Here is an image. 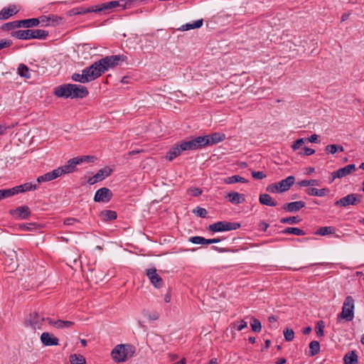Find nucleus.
<instances>
[{
    "label": "nucleus",
    "instance_id": "obj_2",
    "mask_svg": "<svg viewBox=\"0 0 364 364\" xmlns=\"http://www.w3.org/2000/svg\"><path fill=\"white\" fill-rule=\"evenodd\" d=\"M136 352V348L131 344H118L111 352V356L115 363L125 362L132 358Z\"/></svg>",
    "mask_w": 364,
    "mask_h": 364
},
{
    "label": "nucleus",
    "instance_id": "obj_62",
    "mask_svg": "<svg viewBox=\"0 0 364 364\" xmlns=\"http://www.w3.org/2000/svg\"><path fill=\"white\" fill-rule=\"evenodd\" d=\"M171 294L170 291H168L164 296V301L166 303H169L171 301Z\"/></svg>",
    "mask_w": 364,
    "mask_h": 364
},
{
    "label": "nucleus",
    "instance_id": "obj_25",
    "mask_svg": "<svg viewBox=\"0 0 364 364\" xmlns=\"http://www.w3.org/2000/svg\"><path fill=\"white\" fill-rule=\"evenodd\" d=\"M183 151H184L183 149H181V142H178L170 149L166 154V158L168 161H172L173 159L178 156Z\"/></svg>",
    "mask_w": 364,
    "mask_h": 364
},
{
    "label": "nucleus",
    "instance_id": "obj_23",
    "mask_svg": "<svg viewBox=\"0 0 364 364\" xmlns=\"http://www.w3.org/2000/svg\"><path fill=\"white\" fill-rule=\"evenodd\" d=\"M61 175L60 174L59 169L56 168L50 172H48L42 176H38L37 178V181L38 183L50 181L53 179L57 178L58 177H59Z\"/></svg>",
    "mask_w": 364,
    "mask_h": 364
},
{
    "label": "nucleus",
    "instance_id": "obj_53",
    "mask_svg": "<svg viewBox=\"0 0 364 364\" xmlns=\"http://www.w3.org/2000/svg\"><path fill=\"white\" fill-rule=\"evenodd\" d=\"M12 45V41L9 39L0 40V50L5 48L10 47Z\"/></svg>",
    "mask_w": 364,
    "mask_h": 364
},
{
    "label": "nucleus",
    "instance_id": "obj_33",
    "mask_svg": "<svg viewBox=\"0 0 364 364\" xmlns=\"http://www.w3.org/2000/svg\"><path fill=\"white\" fill-rule=\"evenodd\" d=\"M38 19L40 20V23H42L43 25L45 26H49L50 25V22L52 21L53 23H58L59 21L61 20L60 18H58L56 16H41Z\"/></svg>",
    "mask_w": 364,
    "mask_h": 364
},
{
    "label": "nucleus",
    "instance_id": "obj_64",
    "mask_svg": "<svg viewBox=\"0 0 364 364\" xmlns=\"http://www.w3.org/2000/svg\"><path fill=\"white\" fill-rule=\"evenodd\" d=\"M259 227L262 230L266 231L267 228L269 227V225L264 222H261L259 224Z\"/></svg>",
    "mask_w": 364,
    "mask_h": 364
},
{
    "label": "nucleus",
    "instance_id": "obj_28",
    "mask_svg": "<svg viewBox=\"0 0 364 364\" xmlns=\"http://www.w3.org/2000/svg\"><path fill=\"white\" fill-rule=\"evenodd\" d=\"M203 18L198 19V20L194 21L192 23H186L184 25H182L178 28V30L179 31H189V30H191V29L199 28H200L203 26Z\"/></svg>",
    "mask_w": 364,
    "mask_h": 364
},
{
    "label": "nucleus",
    "instance_id": "obj_38",
    "mask_svg": "<svg viewBox=\"0 0 364 364\" xmlns=\"http://www.w3.org/2000/svg\"><path fill=\"white\" fill-rule=\"evenodd\" d=\"M224 182L227 184H232L235 183H246L247 180L238 175H235L225 178Z\"/></svg>",
    "mask_w": 364,
    "mask_h": 364
},
{
    "label": "nucleus",
    "instance_id": "obj_61",
    "mask_svg": "<svg viewBox=\"0 0 364 364\" xmlns=\"http://www.w3.org/2000/svg\"><path fill=\"white\" fill-rule=\"evenodd\" d=\"M318 138V136L317 134H313L308 139L310 142L314 143L317 141Z\"/></svg>",
    "mask_w": 364,
    "mask_h": 364
},
{
    "label": "nucleus",
    "instance_id": "obj_19",
    "mask_svg": "<svg viewBox=\"0 0 364 364\" xmlns=\"http://www.w3.org/2000/svg\"><path fill=\"white\" fill-rule=\"evenodd\" d=\"M11 214L21 219H26L31 215L30 208L27 205L18 207L10 211Z\"/></svg>",
    "mask_w": 364,
    "mask_h": 364
},
{
    "label": "nucleus",
    "instance_id": "obj_45",
    "mask_svg": "<svg viewBox=\"0 0 364 364\" xmlns=\"http://www.w3.org/2000/svg\"><path fill=\"white\" fill-rule=\"evenodd\" d=\"M301 219L298 216H291L288 218H283L280 220L282 223L284 224H297L300 223Z\"/></svg>",
    "mask_w": 364,
    "mask_h": 364
},
{
    "label": "nucleus",
    "instance_id": "obj_16",
    "mask_svg": "<svg viewBox=\"0 0 364 364\" xmlns=\"http://www.w3.org/2000/svg\"><path fill=\"white\" fill-rule=\"evenodd\" d=\"M225 138V136L224 134H220L218 132L202 136V139H203L204 147L207 146H212L218 142H220L223 141Z\"/></svg>",
    "mask_w": 364,
    "mask_h": 364
},
{
    "label": "nucleus",
    "instance_id": "obj_49",
    "mask_svg": "<svg viewBox=\"0 0 364 364\" xmlns=\"http://www.w3.org/2000/svg\"><path fill=\"white\" fill-rule=\"evenodd\" d=\"M284 336L287 341H291L294 338V332L292 329L287 328L284 331Z\"/></svg>",
    "mask_w": 364,
    "mask_h": 364
},
{
    "label": "nucleus",
    "instance_id": "obj_48",
    "mask_svg": "<svg viewBox=\"0 0 364 364\" xmlns=\"http://www.w3.org/2000/svg\"><path fill=\"white\" fill-rule=\"evenodd\" d=\"M325 327L324 322L323 321H319L316 323V332L318 336L321 337L323 336V328Z\"/></svg>",
    "mask_w": 364,
    "mask_h": 364
},
{
    "label": "nucleus",
    "instance_id": "obj_32",
    "mask_svg": "<svg viewBox=\"0 0 364 364\" xmlns=\"http://www.w3.org/2000/svg\"><path fill=\"white\" fill-rule=\"evenodd\" d=\"M188 241L193 244L210 245L213 244L212 239H205L200 236H193L188 239Z\"/></svg>",
    "mask_w": 364,
    "mask_h": 364
},
{
    "label": "nucleus",
    "instance_id": "obj_52",
    "mask_svg": "<svg viewBox=\"0 0 364 364\" xmlns=\"http://www.w3.org/2000/svg\"><path fill=\"white\" fill-rule=\"evenodd\" d=\"M193 213L200 218H205L208 213L205 208L200 207H197L196 209L193 210Z\"/></svg>",
    "mask_w": 364,
    "mask_h": 364
},
{
    "label": "nucleus",
    "instance_id": "obj_20",
    "mask_svg": "<svg viewBox=\"0 0 364 364\" xmlns=\"http://www.w3.org/2000/svg\"><path fill=\"white\" fill-rule=\"evenodd\" d=\"M305 203L301 200L285 203L282 208L289 213H295L305 207Z\"/></svg>",
    "mask_w": 364,
    "mask_h": 364
},
{
    "label": "nucleus",
    "instance_id": "obj_59",
    "mask_svg": "<svg viewBox=\"0 0 364 364\" xmlns=\"http://www.w3.org/2000/svg\"><path fill=\"white\" fill-rule=\"evenodd\" d=\"M304 150V155L306 156H310L315 153V150L311 148L305 147Z\"/></svg>",
    "mask_w": 364,
    "mask_h": 364
},
{
    "label": "nucleus",
    "instance_id": "obj_30",
    "mask_svg": "<svg viewBox=\"0 0 364 364\" xmlns=\"http://www.w3.org/2000/svg\"><path fill=\"white\" fill-rule=\"evenodd\" d=\"M19 22H20L19 23L20 27L28 28L37 26L40 23V20L36 18H33L20 20Z\"/></svg>",
    "mask_w": 364,
    "mask_h": 364
},
{
    "label": "nucleus",
    "instance_id": "obj_51",
    "mask_svg": "<svg viewBox=\"0 0 364 364\" xmlns=\"http://www.w3.org/2000/svg\"><path fill=\"white\" fill-rule=\"evenodd\" d=\"M19 228L23 230L31 231L37 228L36 223H27L20 225Z\"/></svg>",
    "mask_w": 364,
    "mask_h": 364
},
{
    "label": "nucleus",
    "instance_id": "obj_5",
    "mask_svg": "<svg viewBox=\"0 0 364 364\" xmlns=\"http://www.w3.org/2000/svg\"><path fill=\"white\" fill-rule=\"evenodd\" d=\"M95 159L94 156H83L80 157L73 158L67 162V164L63 166L58 167L60 174L62 176L66 173H70L75 171L76 166L83 162H93Z\"/></svg>",
    "mask_w": 364,
    "mask_h": 364
},
{
    "label": "nucleus",
    "instance_id": "obj_36",
    "mask_svg": "<svg viewBox=\"0 0 364 364\" xmlns=\"http://www.w3.org/2000/svg\"><path fill=\"white\" fill-rule=\"evenodd\" d=\"M283 234H292L298 236H301L305 235V232L298 228L289 227L286 228L282 231Z\"/></svg>",
    "mask_w": 364,
    "mask_h": 364
},
{
    "label": "nucleus",
    "instance_id": "obj_47",
    "mask_svg": "<svg viewBox=\"0 0 364 364\" xmlns=\"http://www.w3.org/2000/svg\"><path fill=\"white\" fill-rule=\"evenodd\" d=\"M232 325L233 328L238 331H240L247 327V323L243 320L235 321L232 323Z\"/></svg>",
    "mask_w": 364,
    "mask_h": 364
},
{
    "label": "nucleus",
    "instance_id": "obj_13",
    "mask_svg": "<svg viewBox=\"0 0 364 364\" xmlns=\"http://www.w3.org/2000/svg\"><path fill=\"white\" fill-rule=\"evenodd\" d=\"M45 321H46V318L38 313L33 312L30 314L28 318L26 321V326H29L34 330L40 329Z\"/></svg>",
    "mask_w": 364,
    "mask_h": 364
},
{
    "label": "nucleus",
    "instance_id": "obj_63",
    "mask_svg": "<svg viewBox=\"0 0 364 364\" xmlns=\"http://www.w3.org/2000/svg\"><path fill=\"white\" fill-rule=\"evenodd\" d=\"M74 322L70 321H63L64 328H70L73 326Z\"/></svg>",
    "mask_w": 364,
    "mask_h": 364
},
{
    "label": "nucleus",
    "instance_id": "obj_54",
    "mask_svg": "<svg viewBox=\"0 0 364 364\" xmlns=\"http://www.w3.org/2000/svg\"><path fill=\"white\" fill-rule=\"evenodd\" d=\"M252 176L255 179H263L267 177L263 171H252Z\"/></svg>",
    "mask_w": 364,
    "mask_h": 364
},
{
    "label": "nucleus",
    "instance_id": "obj_18",
    "mask_svg": "<svg viewBox=\"0 0 364 364\" xmlns=\"http://www.w3.org/2000/svg\"><path fill=\"white\" fill-rule=\"evenodd\" d=\"M355 171V164H348L343 168H341L336 171L331 173L332 179L331 181H334L336 178H341L345 177L349 174H350L353 171Z\"/></svg>",
    "mask_w": 364,
    "mask_h": 364
},
{
    "label": "nucleus",
    "instance_id": "obj_11",
    "mask_svg": "<svg viewBox=\"0 0 364 364\" xmlns=\"http://www.w3.org/2000/svg\"><path fill=\"white\" fill-rule=\"evenodd\" d=\"M38 188V186L36 184H33L32 183H25L23 184L16 186L12 188L4 189L5 193L6 194V197H11L16 194L25 193L30 191H33Z\"/></svg>",
    "mask_w": 364,
    "mask_h": 364
},
{
    "label": "nucleus",
    "instance_id": "obj_24",
    "mask_svg": "<svg viewBox=\"0 0 364 364\" xmlns=\"http://www.w3.org/2000/svg\"><path fill=\"white\" fill-rule=\"evenodd\" d=\"M41 340L43 345L48 346H57L58 344V339L56 337L52 336L49 333H43Z\"/></svg>",
    "mask_w": 364,
    "mask_h": 364
},
{
    "label": "nucleus",
    "instance_id": "obj_9",
    "mask_svg": "<svg viewBox=\"0 0 364 364\" xmlns=\"http://www.w3.org/2000/svg\"><path fill=\"white\" fill-rule=\"evenodd\" d=\"M361 195L350 193L334 203V205L339 208H346L349 205H356L361 202Z\"/></svg>",
    "mask_w": 364,
    "mask_h": 364
},
{
    "label": "nucleus",
    "instance_id": "obj_6",
    "mask_svg": "<svg viewBox=\"0 0 364 364\" xmlns=\"http://www.w3.org/2000/svg\"><path fill=\"white\" fill-rule=\"evenodd\" d=\"M355 301L351 296L346 297L342 307V311L339 317L346 319L347 321H351L354 318Z\"/></svg>",
    "mask_w": 364,
    "mask_h": 364
},
{
    "label": "nucleus",
    "instance_id": "obj_34",
    "mask_svg": "<svg viewBox=\"0 0 364 364\" xmlns=\"http://www.w3.org/2000/svg\"><path fill=\"white\" fill-rule=\"evenodd\" d=\"M71 78L73 81L79 82L81 83H87L90 82L87 75L86 73H83V70L82 71V74L74 73Z\"/></svg>",
    "mask_w": 364,
    "mask_h": 364
},
{
    "label": "nucleus",
    "instance_id": "obj_35",
    "mask_svg": "<svg viewBox=\"0 0 364 364\" xmlns=\"http://www.w3.org/2000/svg\"><path fill=\"white\" fill-rule=\"evenodd\" d=\"M100 216L105 221L115 220L117 217V213L114 210H107L100 213Z\"/></svg>",
    "mask_w": 364,
    "mask_h": 364
},
{
    "label": "nucleus",
    "instance_id": "obj_4",
    "mask_svg": "<svg viewBox=\"0 0 364 364\" xmlns=\"http://www.w3.org/2000/svg\"><path fill=\"white\" fill-rule=\"evenodd\" d=\"M119 6V2L117 1H112L105 2L103 4L95 5L90 6L88 8L85 7H77V14H85L87 13L95 12V13H107Z\"/></svg>",
    "mask_w": 364,
    "mask_h": 364
},
{
    "label": "nucleus",
    "instance_id": "obj_26",
    "mask_svg": "<svg viewBox=\"0 0 364 364\" xmlns=\"http://www.w3.org/2000/svg\"><path fill=\"white\" fill-rule=\"evenodd\" d=\"M259 201L261 204L274 207L277 205V202L275 201L270 195L267 193H262L259 195Z\"/></svg>",
    "mask_w": 364,
    "mask_h": 364
},
{
    "label": "nucleus",
    "instance_id": "obj_10",
    "mask_svg": "<svg viewBox=\"0 0 364 364\" xmlns=\"http://www.w3.org/2000/svg\"><path fill=\"white\" fill-rule=\"evenodd\" d=\"M105 68L100 60L95 62L88 68L83 70V73H86L90 81H92L102 75L105 73Z\"/></svg>",
    "mask_w": 364,
    "mask_h": 364
},
{
    "label": "nucleus",
    "instance_id": "obj_39",
    "mask_svg": "<svg viewBox=\"0 0 364 364\" xmlns=\"http://www.w3.org/2000/svg\"><path fill=\"white\" fill-rule=\"evenodd\" d=\"M18 74L24 78L29 79L31 74L28 68L24 64H20L18 68Z\"/></svg>",
    "mask_w": 364,
    "mask_h": 364
},
{
    "label": "nucleus",
    "instance_id": "obj_40",
    "mask_svg": "<svg viewBox=\"0 0 364 364\" xmlns=\"http://www.w3.org/2000/svg\"><path fill=\"white\" fill-rule=\"evenodd\" d=\"M309 353L311 356H314L320 352V343L317 341H313L309 344Z\"/></svg>",
    "mask_w": 364,
    "mask_h": 364
},
{
    "label": "nucleus",
    "instance_id": "obj_37",
    "mask_svg": "<svg viewBox=\"0 0 364 364\" xmlns=\"http://www.w3.org/2000/svg\"><path fill=\"white\" fill-rule=\"evenodd\" d=\"M70 364H86L85 358L80 354H72L70 356Z\"/></svg>",
    "mask_w": 364,
    "mask_h": 364
},
{
    "label": "nucleus",
    "instance_id": "obj_42",
    "mask_svg": "<svg viewBox=\"0 0 364 364\" xmlns=\"http://www.w3.org/2000/svg\"><path fill=\"white\" fill-rule=\"evenodd\" d=\"M325 151L327 153H331L332 154H334L337 151H343V147L342 146H340V145L329 144V145H327L326 146Z\"/></svg>",
    "mask_w": 364,
    "mask_h": 364
},
{
    "label": "nucleus",
    "instance_id": "obj_55",
    "mask_svg": "<svg viewBox=\"0 0 364 364\" xmlns=\"http://www.w3.org/2000/svg\"><path fill=\"white\" fill-rule=\"evenodd\" d=\"M267 191L271 193H280L277 183H272L267 187Z\"/></svg>",
    "mask_w": 364,
    "mask_h": 364
},
{
    "label": "nucleus",
    "instance_id": "obj_27",
    "mask_svg": "<svg viewBox=\"0 0 364 364\" xmlns=\"http://www.w3.org/2000/svg\"><path fill=\"white\" fill-rule=\"evenodd\" d=\"M226 198H228V200L232 204H240L245 201L244 195L237 192L229 193Z\"/></svg>",
    "mask_w": 364,
    "mask_h": 364
},
{
    "label": "nucleus",
    "instance_id": "obj_1",
    "mask_svg": "<svg viewBox=\"0 0 364 364\" xmlns=\"http://www.w3.org/2000/svg\"><path fill=\"white\" fill-rule=\"evenodd\" d=\"M55 95L58 97L68 98H84L87 97L89 92L86 87L75 85L65 84L57 87L54 91Z\"/></svg>",
    "mask_w": 364,
    "mask_h": 364
},
{
    "label": "nucleus",
    "instance_id": "obj_22",
    "mask_svg": "<svg viewBox=\"0 0 364 364\" xmlns=\"http://www.w3.org/2000/svg\"><path fill=\"white\" fill-rule=\"evenodd\" d=\"M18 11V10L15 5L4 7L0 11V20L8 19L9 17L16 14Z\"/></svg>",
    "mask_w": 364,
    "mask_h": 364
},
{
    "label": "nucleus",
    "instance_id": "obj_56",
    "mask_svg": "<svg viewBox=\"0 0 364 364\" xmlns=\"http://www.w3.org/2000/svg\"><path fill=\"white\" fill-rule=\"evenodd\" d=\"M304 144V139L303 138L296 140L291 146L294 150H297Z\"/></svg>",
    "mask_w": 364,
    "mask_h": 364
},
{
    "label": "nucleus",
    "instance_id": "obj_29",
    "mask_svg": "<svg viewBox=\"0 0 364 364\" xmlns=\"http://www.w3.org/2000/svg\"><path fill=\"white\" fill-rule=\"evenodd\" d=\"M328 189L327 188H321V189H317L316 188H309L306 190V193L309 196H318V197H323L326 195L327 193H328Z\"/></svg>",
    "mask_w": 364,
    "mask_h": 364
},
{
    "label": "nucleus",
    "instance_id": "obj_12",
    "mask_svg": "<svg viewBox=\"0 0 364 364\" xmlns=\"http://www.w3.org/2000/svg\"><path fill=\"white\" fill-rule=\"evenodd\" d=\"M180 142L181 149H183L184 151L196 150L204 147L202 136H198L189 141H181Z\"/></svg>",
    "mask_w": 364,
    "mask_h": 364
},
{
    "label": "nucleus",
    "instance_id": "obj_21",
    "mask_svg": "<svg viewBox=\"0 0 364 364\" xmlns=\"http://www.w3.org/2000/svg\"><path fill=\"white\" fill-rule=\"evenodd\" d=\"M294 182L295 177L293 176H289L287 178L280 181L277 183L279 186V191H280V193H283L288 191L294 183Z\"/></svg>",
    "mask_w": 364,
    "mask_h": 364
},
{
    "label": "nucleus",
    "instance_id": "obj_31",
    "mask_svg": "<svg viewBox=\"0 0 364 364\" xmlns=\"http://www.w3.org/2000/svg\"><path fill=\"white\" fill-rule=\"evenodd\" d=\"M345 364H357L358 355L355 351H350L346 353L343 358Z\"/></svg>",
    "mask_w": 364,
    "mask_h": 364
},
{
    "label": "nucleus",
    "instance_id": "obj_58",
    "mask_svg": "<svg viewBox=\"0 0 364 364\" xmlns=\"http://www.w3.org/2000/svg\"><path fill=\"white\" fill-rule=\"evenodd\" d=\"M79 222V220L76 218H66L63 223L64 225H72L73 224H75V223H77Z\"/></svg>",
    "mask_w": 364,
    "mask_h": 364
},
{
    "label": "nucleus",
    "instance_id": "obj_41",
    "mask_svg": "<svg viewBox=\"0 0 364 364\" xmlns=\"http://www.w3.org/2000/svg\"><path fill=\"white\" fill-rule=\"evenodd\" d=\"M334 232L335 228L333 227H321L316 230V235L324 236L326 235L333 234Z\"/></svg>",
    "mask_w": 364,
    "mask_h": 364
},
{
    "label": "nucleus",
    "instance_id": "obj_44",
    "mask_svg": "<svg viewBox=\"0 0 364 364\" xmlns=\"http://www.w3.org/2000/svg\"><path fill=\"white\" fill-rule=\"evenodd\" d=\"M20 23L19 21H11V22H9V23H4L1 26V29L4 30V31H10V30H13V29L16 28H20V23Z\"/></svg>",
    "mask_w": 364,
    "mask_h": 364
},
{
    "label": "nucleus",
    "instance_id": "obj_46",
    "mask_svg": "<svg viewBox=\"0 0 364 364\" xmlns=\"http://www.w3.org/2000/svg\"><path fill=\"white\" fill-rule=\"evenodd\" d=\"M298 185L301 187H306V186H318V181L316 179H311V180H302L299 182H298Z\"/></svg>",
    "mask_w": 364,
    "mask_h": 364
},
{
    "label": "nucleus",
    "instance_id": "obj_43",
    "mask_svg": "<svg viewBox=\"0 0 364 364\" xmlns=\"http://www.w3.org/2000/svg\"><path fill=\"white\" fill-rule=\"evenodd\" d=\"M250 325L252 330L255 332L259 333L262 330V324L261 322L256 318L252 317Z\"/></svg>",
    "mask_w": 364,
    "mask_h": 364
},
{
    "label": "nucleus",
    "instance_id": "obj_60",
    "mask_svg": "<svg viewBox=\"0 0 364 364\" xmlns=\"http://www.w3.org/2000/svg\"><path fill=\"white\" fill-rule=\"evenodd\" d=\"M68 15L69 16H75V15H78L77 14V8H73L72 9H70V11H68Z\"/></svg>",
    "mask_w": 364,
    "mask_h": 364
},
{
    "label": "nucleus",
    "instance_id": "obj_8",
    "mask_svg": "<svg viewBox=\"0 0 364 364\" xmlns=\"http://www.w3.org/2000/svg\"><path fill=\"white\" fill-rule=\"evenodd\" d=\"M238 223H231L227 221H219L213 223L208 226V230L212 232H223L235 230L240 228Z\"/></svg>",
    "mask_w": 364,
    "mask_h": 364
},
{
    "label": "nucleus",
    "instance_id": "obj_7",
    "mask_svg": "<svg viewBox=\"0 0 364 364\" xmlns=\"http://www.w3.org/2000/svg\"><path fill=\"white\" fill-rule=\"evenodd\" d=\"M102 66L105 68V72L108 70L109 69L114 68L115 67L119 65L121 63L127 60V56L124 55H109L105 58L100 59Z\"/></svg>",
    "mask_w": 364,
    "mask_h": 364
},
{
    "label": "nucleus",
    "instance_id": "obj_14",
    "mask_svg": "<svg viewBox=\"0 0 364 364\" xmlns=\"http://www.w3.org/2000/svg\"><path fill=\"white\" fill-rule=\"evenodd\" d=\"M112 197V191L107 188H101L98 189L95 195L94 200L95 202H109Z\"/></svg>",
    "mask_w": 364,
    "mask_h": 364
},
{
    "label": "nucleus",
    "instance_id": "obj_17",
    "mask_svg": "<svg viewBox=\"0 0 364 364\" xmlns=\"http://www.w3.org/2000/svg\"><path fill=\"white\" fill-rule=\"evenodd\" d=\"M146 276L149 279L151 283L157 289H160L164 285L162 278L156 273L155 268L146 269Z\"/></svg>",
    "mask_w": 364,
    "mask_h": 364
},
{
    "label": "nucleus",
    "instance_id": "obj_57",
    "mask_svg": "<svg viewBox=\"0 0 364 364\" xmlns=\"http://www.w3.org/2000/svg\"><path fill=\"white\" fill-rule=\"evenodd\" d=\"M144 316L146 317H147L149 320H151V321H156L159 317V315L157 312H152V313L146 312L144 314Z\"/></svg>",
    "mask_w": 364,
    "mask_h": 364
},
{
    "label": "nucleus",
    "instance_id": "obj_15",
    "mask_svg": "<svg viewBox=\"0 0 364 364\" xmlns=\"http://www.w3.org/2000/svg\"><path fill=\"white\" fill-rule=\"evenodd\" d=\"M112 172V169L108 166H106L99 170L97 173L92 177L87 180V183L90 185H93L98 181H101L106 177H108Z\"/></svg>",
    "mask_w": 364,
    "mask_h": 364
},
{
    "label": "nucleus",
    "instance_id": "obj_50",
    "mask_svg": "<svg viewBox=\"0 0 364 364\" xmlns=\"http://www.w3.org/2000/svg\"><path fill=\"white\" fill-rule=\"evenodd\" d=\"M46 321H48V323L49 324L55 326L57 328H64L63 321H62V320H58V321H53L52 319H50L49 318H46Z\"/></svg>",
    "mask_w": 364,
    "mask_h": 364
},
{
    "label": "nucleus",
    "instance_id": "obj_3",
    "mask_svg": "<svg viewBox=\"0 0 364 364\" xmlns=\"http://www.w3.org/2000/svg\"><path fill=\"white\" fill-rule=\"evenodd\" d=\"M11 36L17 39L29 40V39H46L48 36V31L41 29L36 30H18L12 31Z\"/></svg>",
    "mask_w": 364,
    "mask_h": 364
}]
</instances>
